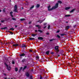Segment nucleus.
I'll use <instances>...</instances> for the list:
<instances>
[{"mask_svg": "<svg viewBox=\"0 0 79 79\" xmlns=\"http://www.w3.org/2000/svg\"><path fill=\"white\" fill-rule=\"evenodd\" d=\"M18 9V6H17V5H16L14 6V10L13 11L14 12H18L17 10Z\"/></svg>", "mask_w": 79, "mask_h": 79, "instance_id": "obj_1", "label": "nucleus"}, {"mask_svg": "<svg viewBox=\"0 0 79 79\" xmlns=\"http://www.w3.org/2000/svg\"><path fill=\"white\" fill-rule=\"evenodd\" d=\"M4 64L6 66L8 70V71H10V69H11V67L10 66L8 67V65H7V64H6V63L4 62Z\"/></svg>", "mask_w": 79, "mask_h": 79, "instance_id": "obj_2", "label": "nucleus"}, {"mask_svg": "<svg viewBox=\"0 0 79 79\" xmlns=\"http://www.w3.org/2000/svg\"><path fill=\"white\" fill-rule=\"evenodd\" d=\"M58 5H59V3H56L55 6L53 7L54 9H56V8H57L58 7Z\"/></svg>", "mask_w": 79, "mask_h": 79, "instance_id": "obj_3", "label": "nucleus"}, {"mask_svg": "<svg viewBox=\"0 0 79 79\" xmlns=\"http://www.w3.org/2000/svg\"><path fill=\"white\" fill-rule=\"evenodd\" d=\"M60 53L61 54V55H64V56H65V55L64 54V51H63V50H62L60 51Z\"/></svg>", "mask_w": 79, "mask_h": 79, "instance_id": "obj_4", "label": "nucleus"}, {"mask_svg": "<svg viewBox=\"0 0 79 79\" xmlns=\"http://www.w3.org/2000/svg\"><path fill=\"white\" fill-rule=\"evenodd\" d=\"M58 48H59V46H56L55 47V50H56V51H57L58 52L59 51V50L58 49Z\"/></svg>", "mask_w": 79, "mask_h": 79, "instance_id": "obj_5", "label": "nucleus"}, {"mask_svg": "<svg viewBox=\"0 0 79 79\" xmlns=\"http://www.w3.org/2000/svg\"><path fill=\"white\" fill-rule=\"evenodd\" d=\"M26 76L28 77H29V76H30V74H29V73L28 72H27V73L26 74Z\"/></svg>", "mask_w": 79, "mask_h": 79, "instance_id": "obj_6", "label": "nucleus"}, {"mask_svg": "<svg viewBox=\"0 0 79 79\" xmlns=\"http://www.w3.org/2000/svg\"><path fill=\"white\" fill-rule=\"evenodd\" d=\"M47 23H44V27H43L44 29H45V28H46V27H47V26H46V25H47Z\"/></svg>", "mask_w": 79, "mask_h": 79, "instance_id": "obj_7", "label": "nucleus"}, {"mask_svg": "<svg viewBox=\"0 0 79 79\" xmlns=\"http://www.w3.org/2000/svg\"><path fill=\"white\" fill-rule=\"evenodd\" d=\"M26 61H27L26 60V59H23L22 60V63H24V62H26Z\"/></svg>", "mask_w": 79, "mask_h": 79, "instance_id": "obj_8", "label": "nucleus"}, {"mask_svg": "<svg viewBox=\"0 0 79 79\" xmlns=\"http://www.w3.org/2000/svg\"><path fill=\"white\" fill-rule=\"evenodd\" d=\"M69 27H69V26H67L66 27L65 30H66V31H67L68 30V29L69 28Z\"/></svg>", "mask_w": 79, "mask_h": 79, "instance_id": "obj_9", "label": "nucleus"}, {"mask_svg": "<svg viewBox=\"0 0 79 79\" xmlns=\"http://www.w3.org/2000/svg\"><path fill=\"white\" fill-rule=\"evenodd\" d=\"M38 40H43L44 38L42 37H40L38 38Z\"/></svg>", "mask_w": 79, "mask_h": 79, "instance_id": "obj_10", "label": "nucleus"}, {"mask_svg": "<svg viewBox=\"0 0 79 79\" xmlns=\"http://www.w3.org/2000/svg\"><path fill=\"white\" fill-rule=\"evenodd\" d=\"M54 9H54V8L53 7H52V8L51 9H50V8L48 9V11H52V10H53Z\"/></svg>", "mask_w": 79, "mask_h": 79, "instance_id": "obj_11", "label": "nucleus"}, {"mask_svg": "<svg viewBox=\"0 0 79 79\" xmlns=\"http://www.w3.org/2000/svg\"><path fill=\"white\" fill-rule=\"evenodd\" d=\"M27 68V66H24L23 69V71H24L25 69H26Z\"/></svg>", "mask_w": 79, "mask_h": 79, "instance_id": "obj_12", "label": "nucleus"}, {"mask_svg": "<svg viewBox=\"0 0 79 79\" xmlns=\"http://www.w3.org/2000/svg\"><path fill=\"white\" fill-rule=\"evenodd\" d=\"M18 44H14L13 45V47H17V46H19Z\"/></svg>", "mask_w": 79, "mask_h": 79, "instance_id": "obj_13", "label": "nucleus"}, {"mask_svg": "<svg viewBox=\"0 0 79 79\" xmlns=\"http://www.w3.org/2000/svg\"><path fill=\"white\" fill-rule=\"evenodd\" d=\"M20 56H23L25 55V54H22L19 55Z\"/></svg>", "mask_w": 79, "mask_h": 79, "instance_id": "obj_14", "label": "nucleus"}, {"mask_svg": "<svg viewBox=\"0 0 79 79\" xmlns=\"http://www.w3.org/2000/svg\"><path fill=\"white\" fill-rule=\"evenodd\" d=\"M76 10V9H73L72 10H71V11H70V13H73V12H74V11Z\"/></svg>", "mask_w": 79, "mask_h": 79, "instance_id": "obj_15", "label": "nucleus"}, {"mask_svg": "<svg viewBox=\"0 0 79 79\" xmlns=\"http://www.w3.org/2000/svg\"><path fill=\"white\" fill-rule=\"evenodd\" d=\"M40 7V4H37L36 6V8H39Z\"/></svg>", "mask_w": 79, "mask_h": 79, "instance_id": "obj_16", "label": "nucleus"}, {"mask_svg": "<svg viewBox=\"0 0 79 79\" xmlns=\"http://www.w3.org/2000/svg\"><path fill=\"white\" fill-rule=\"evenodd\" d=\"M7 27H6L4 28H1V29H7Z\"/></svg>", "mask_w": 79, "mask_h": 79, "instance_id": "obj_17", "label": "nucleus"}, {"mask_svg": "<svg viewBox=\"0 0 79 79\" xmlns=\"http://www.w3.org/2000/svg\"><path fill=\"white\" fill-rule=\"evenodd\" d=\"M70 8V7H66L65 8V10H69Z\"/></svg>", "mask_w": 79, "mask_h": 79, "instance_id": "obj_18", "label": "nucleus"}, {"mask_svg": "<svg viewBox=\"0 0 79 79\" xmlns=\"http://www.w3.org/2000/svg\"><path fill=\"white\" fill-rule=\"evenodd\" d=\"M49 52H50L49 51H47L46 52V54L48 55H49Z\"/></svg>", "mask_w": 79, "mask_h": 79, "instance_id": "obj_19", "label": "nucleus"}, {"mask_svg": "<svg viewBox=\"0 0 79 79\" xmlns=\"http://www.w3.org/2000/svg\"><path fill=\"white\" fill-rule=\"evenodd\" d=\"M21 47H26V46L24 44H23L22 45Z\"/></svg>", "mask_w": 79, "mask_h": 79, "instance_id": "obj_20", "label": "nucleus"}, {"mask_svg": "<svg viewBox=\"0 0 79 79\" xmlns=\"http://www.w3.org/2000/svg\"><path fill=\"white\" fill-rule=\"evenodd\" d=\"M56 40V39H53L50 40H49L50 42H52V41H53V40Z\"/></svg>", "mask_w": 79, "mask_h": 79, "instance_id": "obj_21", "label": "nucleus"}, {"mask_svg": "<svg viewBox=\"0 0 79 79\" xmlns=\"http://www.w3.org/2000/svg\"><path fill=\"white\" fill-rule=\"evenodd\" d=\"M29 40H34V38H29Z\"/></svg>", "mask_w": 79, "mask_h": 79, "instance_id": "obj_22", "label": "nucleus"}, {"mask_svg": "<svg viewBox=\"0 0 79 79\" xmlns=\"http://www.w3.org/2000/svg\"><path fill=\"white\" fill-rule=\"evenodd\" d=\"M15 71H18V69L17 68H15Z\"/></svg>", "mask_w": 79, "mask_h": 79, "instance_id": "obj_23", "label": "nucleus"}, {"mask_svg": "<svg viewBox=\"0 0 79 79\" xmlns=\"http://www.w3.org/2000/svg\"><path fill=\"white\" fill-rule=\"evenodd\" d=\"M69 16H71V15H67L65 16V17H68Z\"/></svg>", "mask_w": 79, "mask_h": 79, "instance_id": "obj_24", "label": "nucleus"}, {"mask_svg": "<svg viewBox=\"0 0 79 79\" xmlns=\"http://www.w3.org/2000/svg\"><path fill=\"white\" fill-rule=\"evenodd\" d=\"M25 20V19H20V21H24Z\"/></svg>", "mask_w": 79, "mask_h": 79, "instance_id": "obj_25", "label": "nucleus"}, {"mask_svg": "<svg viewBox=\"0 0 79 79\" xmlns=\"http://www.w3.org/2000/svg\"><path fill=\"white\" fill-rule=\"evenodd\" d=\"M58 52H59V51H56V55H58Z\"/></svg>", "mask_w": 79, "mask_h": 79, "instance_id": "obj_26", "label": "nucleus"}, {"mask_svg": "<svg viewBox=\"0 0 79 79\" xmlns=\"http://www.w3.org/2000/svg\"><path fill=\"white\" fill-rule=\"evenodd\" d=\"M22 69H23V67H21L20 68V69L19 70V73H20V71H21L22 70Z\"/></svg>", "mask_w": 79, "mask_h": 79, "instance_id": "obj_27", "label": "nucleus"}, {"mask_svg": "<svg viewBox=\"0 0 79 79\" xmlns=\"http://www.w3.org/2000/svg\"><path fill=\"white\" fill-rule=\"evenodd\" d=\"M58 2L59 3H60V4L62 3V2H61V1L60 0H59L58 1Z\"/></svg>", "mask_w": 79, "mask_h": 79, "instance_id": "obj_28", "label": "nucleus"}, {"mask_svg": "<svg viewBox=\"0 0 79 79\" xmlns=\"http://www.w3.org/2000/svg\"><path fill=\"white\" fill-rule=\"evenodd\" d=\"M65 35V34H60L61 36H64Z\"/></svg>", "mask_w": 79, "mask_h": 79, "instance_id": "obj_29", "label": "nucleus"}, {"mask_svg": "<svg viewBox=\"0 0 79 79\" xmlns=\"http://www.w3.org/2000/svg\"><path fill=\"white\" fill-rule=\"evenodd\" d=\"M38 31V32H41V33L42 32V31L40 30H39Z\"/></svg>", "mask_w": 79, "mask_h": 79, "instance_id": "obj_30", "label": "nucleus"}, {"mask_svg": "<svg viewBox=\"0 0 79 79\" xmlns=\"http://www.w3.org/2000/svg\"><path fill=\"white\" fill-rule=\"evenodd\" d=\"M32 35L33 37H35V35H37V34H32Z\"/></svg>", "mask_w": 79, "mask_h": 79, "instance_id": "obj_31", "label": "nucleus"}, {"mask_svg": "<svg viewBox=\"0 0 79 79\" xmlns=\"http://www.w3.org/2000/svg\"><path fill=\"white\" fill-rule=\"evenodd\" d=\"M57 37L59 38V39H60L61 38V37H60V35H57Z\"/></svg>", "mask_w": 79, "mask_h": 79, "instance_id": "obj_32", "label": "nucleus"}, {"mask_svg": "<svg viewBox=\"0 0 79 79\" xmlns=\"http://www.w3.org/2000/svg\"><path fill=\"white\" fill-rule=\"evenodd\" d=\"M44 21V20H41V21H40V24H41V23H42V22H43V21Z\"/></svg>", "mask_w": 79, "mask_h": 79, "instance_id": "obj_33", "label": "nucleus"}, {"mask_svg": "<svg viewBox=\"0 0 79 79\" xmlns=\"http://www.w3.org/2000/svg\"><path fill=\"white\" fill-rule=\"evenodd\" d=\"M34 6H32L31 7H30V9H32V8H34Z\"/></svg>", "mask_w": 79, "mask_h": 79, "instance_id": "obj_34", "label": "nucleus"}, {"mask_svg": "<svg viewBox=\"0 0 79 79\" xmlns=\"http://www.w3.org/2000/svg\"><path fill=\"white\" fill-rule=\"evenodd\" d=\"M10 30H12V31H14V30H15V29L13 28H11L10 29Z\"/></svg>", "mask_w": 79, "mask_h": 79, "instance_id": "obj_35", "label": "nucleus"}, {"mask_svg": "<svg viewBox=\"0 0 79 79\" xmlns=\"http://www.w3.org/2000/svg\"><path fill=\"white\" fill-rule=\"evenodd\" d=\"M12 20H14V21H16V19H15V18H12Z\"/></svg>", "mask_w": 79, "mask_h": 79, "instance_id": "obj_36", "label": "nucleus"}, {"mask_svg": "<svg viewBox=\"0 0 79 79\" xmlns=\"http://www.w3.org/2000/svg\"><path fill=\"white\" fill-rule=\"evenodd\" d=\"M12 64H15V61H14V60H12Z\"/></svg>", "mask_w": 79, "mask_h": 79, "instance_id": "obj_37", "label": "nucleus"}, {"mask_svg": "<svg viewBox=\"0 0 79 79\" xmlns=\"http://www.w3.org/2000/svg\"><path fill=\"white\" fill-rule=\"evenodd\" d=\"M50 25H49L48 27V29H50Z\"/></svg>", "mask_w": 79, "mask_h": 79, "instance_id": "obj_38", "label": "nucleus"}, {"mask_svg": "<svg viewBox=\"0 0 79 79\" xmlns=\"http://www.w3.org/2000/svg\"><path fill=\"white\" fill-rule=\"evenodd\" d=\"M3 11L4 13L5 12V8H4V9H3Z\"/></svg>", "mask_w": 79, "mask_h": 79, "instance_id": "obj_39", "label": "nucleus"}, {"mask_svg": "<svg viewBox=\"0 0 79 79\" xmlns=\"http://www.w3.org/2000/svg\"><path fill=\"white\" fill-rule=\"evenodd\" d=\"M50 8H51V6H49L48 7V9H49Z\"/></svg>", "mask_w": 79, "mask_h": 79, "instance_id": "obj_40", "label": "nucleus"}, {"mask_svg": "<svg viewBox=\"0 0 79 79\" xmlns=\"http://www.w3.org/2000/svg\"><path fill=\"white\" fill-rule=\"evenodd\" d=\"M36 58L37 59H39V56H36Z\"/></svg>", "mask_w": 79, "mask_h": 79, "instance_id": "obj_41", "label": "nucleus"}, {"mask_svg": "<svg viewBox=\"0 0 79 79\" xmlns=\"http://www.w3.org/2000/svg\"><path fill=\"white\" fill-rule=\"evenodd\" d=\"M55 53L53 52H52L51 53V54H52V55H53V54H54Z\"/></svg>", "mask_w": 79, "mask_h": 79, "instance_id": "obj_42", "label": "nucleus"}, {"mask_svg": "<svg viewBox=\"0 0 79 79\" xmlns=\"http://www.w3.org/2000/svg\"><path fill=\"white\" fill-rule=\"evenodd\" d=\"M76 27V25L73 26V27H74V28H75Z\"/></svg>", "mask_w": 79, "mask_h": 79, "instance_id": "obj_43", "label": "nucleus"}, {"mask_svg": "<svg viewBox=\"0 0 79 79\" xmlns=\"http://www.w3.org/2000/svg\"><path fill=\"white\" fill-rule=\"evenodd\" d=\"M46 34H47V35H49V34H50L49 33H46Z\"/></svg>", "mask_w": 79, "mask_h": 79, "instance_id": "obj_44", "label": "nucleus"}, {"mask_svg": "<svg viewBox=\"0 0 79 79\" xmlns=\"http://www.w3.org/2000/svg\"><path fill=\"white\" fill-rule=\"evenodd\" d=\"M29 52H32V50L31 49H30L29 50Z\"/></svg>", "mask_w": 79, "mask_h": 79, "instance_id": "obj_45", "label": "nucleus"}, {"mask_svg": "<svg viewBox=\"0 0 79 79\" xmlns=\"http://www.w3.org/2000/svg\"><path fill=\"white\" fill-rule=\"evenodd\" d=\"M42 79V76H41V75L40 76V79Z\"/></svg>", "mask_w": 79, "mask_h": 79, "instance_id": "obj_46", "label": "nucleus"}, {"mask_svg": "<svg viewBox=\"0 0 79 79\" xmlns=\"http://www.w3.org/2000/svg\"><path fill=\"white\" fill-rule=\"evenodd\" d=\"M10 15H12V14H13V12H11L10 13Z\"/></svg>", "mask_w": 79, "mask_h": 79, "instance_id": "obj_47", "label": "nucleus"}, {"mask_svg": "<svg viewBox=\"0 0 79 79\" xmlns=\"http://www.w3.org/2000/svg\"><path fill=\"white\" fill-rule=\"evenodd\" d=\"M31 23H32V22H30L29 23V24H31Z\"/></svg>", "mask_w": 79, "mask_h": 79, "instance_id": "obj_48", "label": "nucleus"}, {"mask_svg": "<svg viewBox=\"0 0 79 79\" xmlns=\"http://www.w3.org/2000/svg\"><path fill=\"white\" fill-rule=\"evenodd\" d=\"M57 33H58L59 32H60V31L59 30V31H57Z\"/></svg>", "mask_w": 79, "mask_h": 79, "instance_id": "obj_49", "label": "nucleus"}, {"mask_svg": "<svg viewBox=\"0 0 79 79\" xmlns=\"http://www.w3.org/2000/svg\"><path fill=\"white\" fill-rule=\"evenodd\" d=\"M45 71V70L44 69H42V71L44 72Z\"/></svg>", "mask_w": 79, "mask_h": 79, "instance_id": "obj_50", "label": "nucleus"}, {"mask_svg": "<svg viewBox=\"0 0 79 79\" xmlns=\"http://www.w3.org/2000/svg\"><path fill=\"white\" fill-rule=\"evenodd\" d=\"M30 79H32V77L31 76H30Z\"/></svg>", "mask_w": 79, "mask_h": 79, "instance_id": "obj_51", "label": "nucleus"}, {"mask_svg": "<svg viewBox=\"0 0 79 79\" xmlns=\"http://www.w3.org/2000/svg\"><path fill=\"white\" fill-rule=\"evenodd\" d=\"M15 28L18 27V26L17 25H15Z\"/></svg>", "mask_w": 79, "mask_h": 79, "instance_id": "obj_52", "label": "nucleus"}, {"mask_svg": "<svg viewBox=\"0 0 79 79\" xmlns=\"http://www.w3.org/2000/svg\"><path fill=\"white\" fill-rule=\"evenodd\" d=\"M11 15V16L12 17V18H13V15Z\"/></svg>", "mask_w": 79, "mask_h": 79, "instance_id": "obj_53", "label": "nucleus"}, {"mask_svg": "<svg viewBox=\"0 0 79 79\" xmlns=\"http://www.w3.org/2000/svg\"><path fill=\"white\" fill-rule=\"evenodd\" d=\"M28 58H31V56H28Z\"/></svg>", "mask_w": 79, "mask_h": 79, "instance_id": "obj_54", "label": "nucleus"}, {"mask_svg": "<svg viewBox=\"0 0 79 79\" xmlns=\"http://www.w3.org/2000/svg\"><path fill=\"white\" fill-rule=\"evenodd\" d=\"M36 27H39V25H36Z\"/></svg>", "mask_w": 79, "mask_h": 79, "instance_id": "obj_55", "label": "nucleus"}, {"mask_svg": "<svg viewBox=\"0 0 79 79\" xmlns=\"http://www.w3.org/2000/svg\"><path fill=\"white\" fill-rule=\"evenodd\" d=\"M3 74H4V76H6V74H5V73H4Z\"/></svg>", "mask_w": 79, "mask_h": 79, "instance_id": "obj_56", "label": "nucleus"}, {"mask_svg": "<svg viewBox=\"0 0 79 79\" xmlns=\"http://www.w3.org/2000/svg\"><path fill=\"white\" fill-rule=\"evenodd\" d=\"M41 27H38V29H40Z\"/></svg>", "mask_w": 79, "mask_h": 79, "instance_id": "obj_57", "label": "nucleus"}, {"mask_svg": "<svg viewBox=\"0 0 79 79\" xmlns=\"http://www.w3.org/2000/svg\"><path fill=\"white\" fill-rule=\"evenodd\" d=\"M8 32H10V34H11V32H11L10 31H8Z\"/></svg>", "mask_w": 79, "mask_h": 79, "instance_id": "obj_58", "label": "nucleus"}, {"mask_svg": "<svg viewBox=\"0 0 79 79\" xmlns=\"http://www.w3.org/2000/svg\"><path fill=\"white\" fill-rule=\"evenodd\" d=\"M32 27V26H29V27Z\"/></svg>", "mask_w": 79, "mask_h": 79, "instance_id": "obj_59", "label": "nucleus"}, {"mask_svg": "<svg viewBox=\"0 0 79 79\" xmlns=\"http://www.w3.org/2000/svg\"><path fill=\"white\" fill-rule=\"evenodd\" d=\"M11 34H12V35L13 34V32H11Z\"/></svg>", "mask_w": 79, "mask_h": 79, "instance_id": "obj_60", "label": "nucleus"}, {"mask_svg": "<svg viewBox=\"0 0 79 79\" xmlns=\"http://www.w3.org/2000/svg\"><path fill=\"white\" fill-rule=\"evenodd\" d=\"M1 22H2V23H3V22H4V21H2Z\"/></svg>", "mask_w": 79, "mask_h": 79, "instance_id": "obj_61", "label": "nucleus"}, {"mask_svg": "<svg viewBox=\"0 0 79 79\" xmlns=\"http://www.w3.org/2000/svg\"><path fill=\"white\" fill-rule=\"evenodd\" d=\"M35 32H37V30H35Z\"/></svg>", "mask_w": 79, "mask_h": 79, "instance_id": "obj_62", "label": "nucleus"}, {"mask_svg": "<svg viewBox=\"0 0 79 79\" xmlns=\"http://www.w3.org/2000/svg\"><path fill=\"white\" fill-rule=\"evenodd\" d=\"M60 56V55H58V56Z\"/></svg>", "mask_w": 79, "mask_h": 79, "instance_id": "obj_63", "label": "nucleus"}, {"mask_svg": "<svg viewBox=\"0 0 79 79\" xmlns=\"http://www.w3.org/2000/svg\"><path fill=\"white\" fill-rule=\"evenodd\" d=\"M66 23H68V22H66Z\"/></svg>", "mask_w": 79, "mask_h": 79, "instance_id": "obj_64", "label": "nucleus"}]
</instances>
